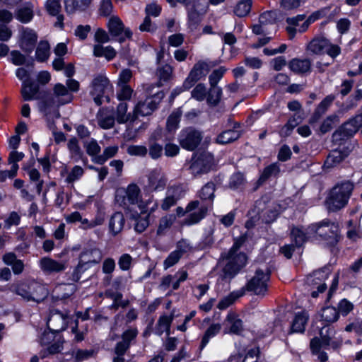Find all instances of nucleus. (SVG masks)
<instances>
[{
    "label": "nucleus",
    "instance_id": "f257e3e1",
    "mask_svg": "<svg viewBox=\"0 0 362 362\" xmlns=\"http://www.w3.org/2000/svg\"><path fill=\"white\" fill-rule=\"evenodd\" d=\"M308 233L314 238L323 241L329 248L335 247L341 239L339 225L329 218L308 226Z\"/></svg>",
    "mask_w": 362,
    "mask_h": 362
},
{
    "label": "nucleus",
    "instance_id": "f03ea898",
    "mask_svg": "<svg viewBox=\"0 0 362 362\" xmlns=\"http://www.w3.org/2000/svg\"><path fill=\"white\" fill-rule=\"evenodd\" d=\"M353 189L354 185L349 181L343 182L334 186L325 200L328 211L337 212L345 207Z\"/></svg>",
    "mask_w": 362,
    "mask_h": 362
},
{
    "label": "nucleus",
    "instance_id": "7ed1b4c3",
    "mask_svg": "<svg viewBox=\"0 0 362 362\" xmlns=\"http://www.w3.org/2000/svg\"><path fill=\"white\" fill-rule=\"evenodd\" d=\"M80 89V83L74 78H68L66 81V86L61 83H56L53 87V93L57 98V109L54 111L56 117H60L58 108L72 103L74 96L71 93H77Z\"/></svg>",
    "mask_w": 362,
    "mask_h": 362
},
{
    "label": "nucleus",
    "instance_id": "20e7f679",
    "mask_svg": "<svg viewBox=\"0 0 362 362\" xmlns=\"http://www.w3.org/2000/svg\"><path fill=\"white\" fill-rule=\"evenodd\" d=\"M16 77L22 81L21 94L24 101H31L37 98L36 94L40 93V88L35 81L30 75V72L23 67L16 70Z\"/></svg>",
    "mask_w": 362,
    "mask_h": 362
},
{
    "label": "nucleus",
    "instance_id": "39448f33",
    "mask_svg": "<svg viewBox=\"0 0 362 362\" xmlns=\"http://www.w3.org/2000/svg\"><path fill=\"white\" fill-rule=\"evenodd\" d=\"M202 139L203 132L192 126L184 127L178 134L180 146L188 151H194Z\"/></svg>",
    "mask_w": 362,
    "mask_h": 362
},
{
    "label": "nucleus",
    "instance_id": "423d86ee",
    "mask_svg": "<svg viewBox=\"0 0 362 362\" xmlns=\"http://www.w3.org/2000/svg\"><path fill=\"white\" fill-rule=\"evenodd\" d=\"M271 276V270L267 269V273L263 269L259 268L255 271V276L247 281L243 287L245 291H252L257 296H264L268 290L267 281H269Z\"/></svg>",
    "mask_w": 362,
    "mask_h": 362
},
{
    "label": "nucleus",
    "instance_id": "0eeeda50",
    "mask_svg": "<svg viewBox=\"0 0 362 362\" xmlns=\"http://www.w3.org/2000/svg\"><path fill=\"white\" fill-rule=\"evenodd\" d=\"M224 258L228 262L223 268V272L225 276L230 279L234 278L247 262V256L243 252H236L230 255V250H228Z\"/></svg>",
    "mask_w": 362,
    "mask_h": 362
},
{
    "label": "nucleus",
    "instance_id": "6e6552de",
    "mask_svg": "<svg viewBox=\"0 0 362 362\" xmlns=\"http://www.w3.org/2000/svg\"><path fill=\"white\" fill-rule=\"evenodd\" d=\"M214 163V158L212 153L206 152L194 153L192 158L189 170L192 174L196 177L210 172Z\"/></svg>",
    "mask_w": 362,
    "mask_h": 362
},
{
    "label": "nucleus",
    "instance_id": "1a4fd4ad",
    "mask_svg": "<svg viewBox=\"0 0 362 362\" xmlns=\"http://www.w3.org/2000/svg\"><path fill=\"white\" fill-rule=\"evenodd\" d=\"M331 265L327 264L317 270H315L310 274V277H313V281L319 280L320 285L317 286V290L311 291L310 296L316 298L319 296L320 293H323L327 289V286L325 281L329 278L331 274Z\"/></svg>",
    "mask_w": 362,
    "mask_h": 362
},
{
    "label": "nucleus",
    "instance_id": "9d476101",
    "mask_svg": "<svg viewBox=\"0 0 362 362\" xmlns=\"http://www.w3.org/2000/svg\"><path fill=\"white\" fill-rule=\"evenodd\" d=\"M37 33L30 28H25L23 30L18 45L21 49L29 56L35 49L37 42Z\"/></svg>",
    "mask_w": 362,
    "mask_h": 362
},
{
    "label": "nucleus",
    "instance_id": "9b49d317",
    "mask_svg": "<svg viewBox=\"0 0 362 362\" xmlns=\"http://www.w3.org/2000/svg\"><path fill=\"white\" fill-rule=\"evenodd\" d=\"M351 151L352 148L348 146H337L329 153L324 165L328 168H334L347 158Z\"/></svg>",
    "mask_w": 362,
    "mask_h": 362
},
{
    "label": "nucleus",
    "instance_id": "f8f14e48",
    "mask_svg": "<svg viewBox=\"0 0 362 362\" xmlns=\"http://www.w3.org/2000/svg\"><path fill=\"white\" fill-rule=\"evenodd\" d=\"M90 95L101 93L110 95L113 93V86L105 75L98 74L95 76L91 82Z\"/></svg>",
    "mask_w": 362,
    "mask_h": 362
},
{
    "label": "nucleus",
    "instance_id": "ddd939ff",
    "mask_svg": "<svg viewBox=\"0 0 362 362\" xmlns=\"http://www.w3.org/2000/svg\"><path fill=\"white\" fill-rule=\"evenodd\" d=\"M280 172V165L277 162L267 165L264 168L259 178L255 182L253 189L257 190L259 189L272 177L277 178L279 176Z\"/></svg>",
    "mask_w": 362,
    "mask_h": 362
},
{
    "label": "nucleus",
    "instance_id": "4468645a",
    "mask_svg": "<svg viewBox=\"0 0 362 362\" xmlns=\"http://www.w3.org/2000/svg\"><path fill=\"white\" fill-rule=\"evenodd\" d=\"M289 237L291 243L294 244L297 248H300L304 247V245L310 238L313 237V235L308 233V228H306V231H305L302 226L293 225L291 228Z\"/></svg>",
    "mask_w": 362,
    "mask_h": 362
},
{
    "label": "nucleus",
    "instance_id": "2eb2a0df",
    "mask_svg": "<svg viewBox=\"0 0 362 362\" xmlns=\"http://www.w3.org/2000/svg\"><path fill=\"white\" fill-rule=\"evenodd\" d=\"M328 303H326V301L325 302V305L320 309L319 314L320 321L322 322V327L330 329L331 325L337 322L339 317L337 308L327 305Z\"/></svg>",
    "mask_w": 362,
    "mask_h": 362
},
{
    "label": "nucleus",
    "instance_id": "dca6fc26",
    "mask_svg": "<svg viewBox=\"0 0 362 362\" xmlns=\"http://www.w3.org/2000/svg\"><path fill=\"white\" fill-rule=\"evenodd\" d=\"M362 127V112L356 115L341 124L338 128L351 139Z\"/></svg>",
    "mask_w": 362,
    "mask_h": 362
},
{
    "label": "nucleus",
    "instance_id": "f3484780",
    "mask_svg": "<svg viewBox=\"0 0 362 362\" xmlns=\"http://www.w3.org/2000/svg\"><path fill=\"white\" fill-rule=\"evenodd\" d=\"M336 96L334 94H329L324 98L322 101L315 107L313 115L309 119V123L313 124L318 122L321 117L327 111L335 100Z\"/></svg>",
    "mask_w": 362,
    "mask_h": 362
},
{
    "label": "nucleus",
    "instance_id": "a211bd4d",
    "mask_svg": "<svg viewBox=\"0 0 362 362\" xmlns=\"http://www.w3.org/2000/svg\"><path fill=\"white\" fill-rule=\"evenodd\" d=\"M289 69L296 74H305L311 71L312 62L308 58H293L289 61Z\"/></svg>",
    "mask_w": 362,
    "mask_h": 362
},
{
    "label": "nucleus",
    "instance_id": "6ab92c4d",
    "mask_svg": "<svg viewBox=\"0 0 362 362\" xmlns=\"http://www.w3.org/2000/svg\"><path fill=\"white\" fill-rule=\"evenodd\" d=\"M52 317H49L47 322V327L40 337V343L42 346L54 342L61 335L60 333L66 329L65 326H62L61 328L57 329H52L49 326Z\"/></svg>",
    "mask_w": 362,
    "mask_h": 362
},
{
    "label": "nucleus",
    "instance_id": "aec40b11",
    "mask_svg": "<svg viewBox=\"0 0 362 362\" xmlns=\"http://www.w3.org/2000/svg\"><path fill=\"white\" fill-rule=\"evenodd\" d=\"M226 320L230 324L228 331H225V333L230 334H235L240 336L244 331L243 322L238 317V315L233 311H229Z\"/></svg>",
    "mask_w": 362,
    "mask_h": 362
},
{
    "label": "nucleus",
    "instance_id": "412c9836",
    "mask_svg": "<svg viewBox=\"0 0 362 362\" xmlns=\"http://www.w3.org/2000/svg\"><path fill=\"white\" fill-rule=\"evenodd\" d=\"M243 134V130L226 129L219 133L216 138V143L218 144L226 145L231 144L238 140Z\"/></svg>",
    "mask_w": 362,
    "mask_h": 362
},
{
    "label": "nucleus",
    "instance_id": "4be33fe9",
    "mask_svg": "<svg viewBox=\"0 0 362 362\" xmlns=\"http://www.w3.org/2000/svg\"><path fill=\"white\" fill-rule=\"evenodd\" d=\"M125 224L124 214L121 211H115L109 220V231L113 235H118L123 229Z\"/></svg>",
    "mask_w": 362,
    "mask_h": 362
},
{
    "label": "nucleus",
    "instance_id": "5701e85b",
    "mask_svg": "<svg viewBox=\"0 0 362 362\" xmlns=\"http://www.w3.org/2000/svg\"><path fill=\"white\" fill-rule=\"evenodd\" d=\"M184 241H179L177 243V249L171 252L165 258L163 262L165 269L172 267L177 264L182 255L187 252V246L183 245Z\"/></svg>",
    "mask_w": 362,
    "mask_h": 362
},
{
    "label": "nucleus",
    "instance_id": "b1692460",
    "mask_svg": "<svg viewBox=\"0 0 362 362\" xmlns=\"http://www.w3.org/2000/svg\"><path fill=\"white\" fill-rule=\"evenodd\" d=\"M182 114V112L180 108H177L173 111V112L168 117L165 130L168 133V134L175 136L176 131L180 127Z\"/></svg>",
    "mask_w": 362,
    "mask_h": 362
},
{
    "label": "nucleus",
    "instance_id": "393cba45",
    "mask_svg": "<svg viewBox=\"0 0 362 362\" xmlns=\"http://www.w3.org/2000/svg\"><path fill=\"white\" fill-rule=\"evenodd\" d=\"M308 315L305 311H300L296 313L291 325V333H303L305 330V325L308 321Z\"/></svg>",
    "mask_w": 362,
    "mask_h": 362
},
{
    "label": "nucleus",
    "instance_id": "a878e982",
    "mask_svg": "<svg viewBox=\"0 0 362 362\" xmlns=\"http://www.w3.org/2000/svg\"><path fill=\"white\" fill-rule=\"evenodd\" d=\"M173 319V313H171L168 315L165 314L161 315L158 320L154 333L158 336H161L163 332H165L166 334L169 335L170 333V327Z\"/></svg>",
    "mask_w": 362,
    "mask_h": 362
},
{
    "label": "nucleus",
    "instance_id": "bb28decb",
    "mask_svg": "<svg viewBox=\"0 0 362 362\" xmlns=\"http://www.w3.org/2000/svg\"><path fill=\"white\" fill-rule=\"evenodd\" d=\"M227 69L225 66H220L214 70L209 76V82L211 86V92H214L216 89L217 96L220 97L222 93V88L218 86L220 80L223 77Z\"/></svg>",
    "mask_w": 362,
    "mask_h": 362
},
{
    "label": "nucleus",
    "instance_id": "cd10ccee",
    "mask_svg": "<svg viewBox=\"0 0 362 362\" xmlns=\"http://www.w3.org/2000/svg\"><path fill=\"white\" fill-rule=\"evenodd\" d=\"M36 94V99H40V110L46 115H49L50 109L55 105L56 100L54 95L47 91H44L41 95Z\"/></svg>",
    "mask_w": 362,
    "mask_h": 362
},
{
    "label": "nucleus",
    "instance_id": "c85d7f7f",
    "mask_svg": "<svg viewBox=\"0 0 362 362\" xmlns=\"http://www.w3.org/2000/svg\"><path fill=\"white\" fill-rule=\"evenodd\" d=\"M197 5L192 4L190 8H187V25L191 31L196 30L201 23V14L197 10Z\"/></svg>",
    "mask_w": 362,
    "mask_h": 362
},
{
    "label": "nucleus",
    "instance_id": "c756f323",
    "mask_svg": "<svg viewBox=\"0 0 362 362\" xmlns=\"http://www.w3.org/2000/svg\"><path fill=\"white\" fill-rule=\"evenodd\" d=\"M9 291L21 296L27 301L35 300L30 291L29 285L23 281L12 284L9 287Z\"/></svg>",
    "mask_w": 362,
    "mask_h": 362
},
{
    "label": "nucleus",
    "instance_id": "7c9ffc66",
    "mask_svg": "<svg viewBox=\"0 0 362 362\" xmlns=\"http://www.w3.org/2000/svg\"><path fill=\"white\" fill-rule=\"evenodd\" d=\"M245 294V288H241L239 290L233 291L230 292L226 296H224L223 298H221L219 300L216 307L220 310H226L228 307H230L231 305H233L236 301V300H238L239 298L243 296Z\"/></svg>",
    "mask_w": 362,
    "mask_h": 362
},
{
    "label": "nucleus",
    "instance_id": "2f4dec72",
    "mask_svg": "<svg viewBox=\"0 0 362 362\" xmlns=\"http://www.w3.org/2000/svg\"><path fill=\"white\" fill-rule=\"evenodd\" d=\"M329 45V40L324 36L314 37L307 45V50L315 54H322Z\"/></svg>",
    "mask_w": 362,
    "mask_h": 362
},
{
    "label": "nucleus",
    "instance_id": "473e14b6",
    "mask_svg": "<svg viewBox=\"0 0 362 362\" xmlns=\"http://www.w3.org/2000/svg\"><path fill=\"white\" fill-rule=\"evenodd\" d=\"M16 18L21 23L26 24L32 21L34 17L33 6L30 2L18 8L16 11Z\"/></svg>",
    "mask_w": 362,
    "mask_h": 362
},
{
    "label": "nucleus",
    "instance_id": "72a5a7b5",
    "mask_svg": "<svg viewBox=\"0 0 362 362\" xmlns=\"http://www.w3.org/2000/svg\"><path fill=\"white\" fill-rule=\"evenodd\" d=\"M174 139V136L168 134L165 129L158 125L149 135L148 142L159 143L161 141L165 143L166 141H173Z\"/></svg>",
    "mask_w": 362,
    "mask_h": 362
},
{
    "label": "nucleus",
    "instance_id": "f704fd0d",
    "mask_svg": "<svg viewBox=\"0 0 362 362\" xmlns=\"http://www.w3.org/2000/svg\"><path fill=\"white\" fill-rule=\"evenodd\" d=\"M41 268L48 273L60 272L66 269L64 263L59 262L49 257H44L41 259Z\"/></svg>",
    "mask_w": 362,
    "mask_h": 362
},
{
    "label": "nucleus",
    "instance_id": "c9c22d12",
    "mask_svg": "<svg viewBox=\"0 0 362 362\" xmlns=\"http://www.w3.org/2000/svg\"><path fill=\"white\" fill-rule=\"evenodd\" d=\"M99 262L97 260H88L83 262L80 259L78 264L75 267L71 274V280L74 282H78L81 278L82 274L93 265L98 264Z\"/></svg>",
    "mask_w": 362,
    "mask_h": 362
},
{
    "label": "nucleus",
    "instance_id": "e433bc0d",
    "mask_svg": "<svg viewBox=\"0 0 362 362\" xmlns=\"http://www.w3.org/2000/svg\"><path fill=\"white\" fill-rule=\"evenodd\" d=\"M91 0H64L65 10L68 14L74 13L77 10L85 11Z\"/></svg>",
    "mask_w": 362,
    "mask_h": 362
},
{
    "label": "nucleus",
    "instance_id": "4c0bfd02",
    "mask_svg": "<svg viewBox=\"0 0 362 362\" xmlns=\"http://www.w3.org/2000/svg\"><path fill=\"white\" fill-rule=\"evenodd\" d=\"M129 218L135 221L134 230L137 233H142L149 226V214L142 217L137 211L131 212Z\"/></svg>",
    "mask_w": 362,
    "mask_h": 362
},
{
    "label": "nucleus",
    "instance_id": "58836bf2",
    "mask_svg": "<svg viewBox=\"0 0 362 362\" xmlns=\"http://www.w3.org/2000/svg\"><path fill=\"white\" fill-rule=\"evenodd\" d=\"M209 71L208 64L204 61H199L194 64L188 75L198 82L206 76Z\"/></svg>",
    "mask_w": 362,
    "mask_h": 362
},
{
    "label": "nucleus",
    "instance_id": "ea45409f",
    "mask_svg": "<svg viewBox=\"0 0 362 362\" xmlns=\"http://www.w3.org/2000/svg\"><path fill=\"white\" fill-rule=\"evenodd\" d=\"M50 55V45L47 40H41L35 49V59L40 63L47 62Z\"/></svg>",
    "mask_w": 362,
    "mask_h": 362
},
{
    "label": "nucleus",
    "instance_id": "a19ab883",
    "mask_svg": "<svg viewBox=\"0 0 362 362\" xmlns=\"http://www.w3.org/2000/svg\"><path fill=\"white\" fill-rule=\"evenodd\" d=\"M124 23L118 16L111 17L107 23V28L112 37L120 36L124 30Z\"/></svg>",
    "mask_w": 362,
    "mask_h": 362
},
{
    "label": "nucleus",
    "instance_id": "79ce46f5",
    "mask_svg": "<svg viewBox=\"0 0 362 362\" xmlns=\"http://www.w3.org/2000/svg\"><path fill=\"white\" fill-rule=\"evenodd\" d=\"M208 213V206L202 205L198 211L190 213L185 219V223L187 226H192L199 223L204 219Z\"/></svg>",
    "mask_w": 362,
    "mask_h": 362
},
{
    "label": "nucleus",
    "instance_id": "37998d69",
    "mask_svg": "<svg viewBox=\"0 0 362 362\" xmlns=\"http://www.w3.org/2000/svg\"><path fill=\"white\" fill-rule=\"evenodd\" d=\"M221 328V325L218 323L212 324L209 326V327L205 330L201 339L199 347L201 351L206 347L210 339L213 338L219 333Z\"/></svg>",
    "mask_w": 362,
    "mask_h": 362
},
{
    "label": "nucleus",
    "instance_id": "c03bdc74",
    "mask_svg": "<svg viewBox=\"0 0 362 362\" xmlns=\"http://www.w3.org/2000/svg\"><path fill=\"white\" fill-rule=\"evenodd\" d=\"M216 191V185L214 182H206L199 191L198 196L202 201L214 202L215 198L214 192Z\"/></svg>",
    "mask_w": 362,
    "mask_h": 362
},
{
    "label": "nucleus",
    "instance_id": "a18cd8bd",
    "mask_svg": "<svg viewBox=\"0 0 362 362\" xmlns=\"http://www.w3.org/2000/svg\"><path fill=\"white\" fill-rule=\"evenodd\" d=\"M339 117L336 114L327 116L320 124L317 134L321 136L329 132L333 129L334 124L339 122Z\"/></svg>",
    "mask_w": 362,
    "mask_h": 362
},
{
    "label": "nucleus",
    "instance_id": "49530a36",
    "mask_svg": "<svg viewBox=\"0 0 362 362\" xmlns=\"http://www.w3.org/2000/svg\"><path fill=\"white\" fill-rule=\"evenodd\" d=\"M117 152V146H107L104 148L103 154L93 159V163L98 165H103L108 159L114 157Z\"/></svg>",
    "mask_w": 362,
    "mask_h": 362
},
{
    "label": "nucleus",
    "instance_id": "de8ad7c7",
    "mask_svg": "<svg viewBox=\"0 0 362 362\" xmlns=\"http://www.w3.org/2000/svg\"><path fill=\"white\" fill-rule=\"evenodd\" d=\"M245 182L246 179L245 175L240 171L235 172L229 178L228 187L233 190H238L243 187Z\"/></svg>",
    "mask_w": 362,
    "mask_h": 362
},
{
    "label": "nucleus",
    "instance_id": "09e8293b",
    "mask_svg": "<svg viewBox=\"0 0 362 362\" xmlns=\"http://www.w3.org/2000/svg\"><path fill=\"white\" fill-rule=\"evenodd\" d=\"M332 141L334 145H337L339 147L341 146H348L349 148H352L350 139L346 136L342 131L337 128L332 135Z\"/></svg>",
    "mask_w": 362,
    "mask_h": 362
},
{
    "label": "nucleus",
    "instance_id": "8fccbe9b",
    "mask_svg": "<svg viewBox=\"0 0 362 362\" xmlns=\"http://www.w3.org/2000/svg\"><path fill=\"white\" fill-rule=\"evenodd\" d=\"M148 187L152 192L163 191L166 186L167 180L162 177L158 178L157 176L151 175L148 179Z\"/></svg>",
    "mask_w": 362,
    "mask_h": 362
},
{
    "label": "nucleus",
    "instance_id": "3c124183",
    "mask_svg": "<svg viewBox=\"0 0 362 362\" xmlns=\"http://www.w3.org/2000/svg\"><path fill=\"white\" fill-rule=\"evenodd\" d=\"M252 5V0H241L235 6L234 13L240 18L245 17L250 12Z\"/></svg>",
    "mask_w": 362,
    "mask_h": 362
},
{
    "label": "nucleus",
    "instance_id": "603ef678",
    "mask_svg": "<svg viewBox=\"0 0 362 362\" xmlns=\"http://www.w3.org/2000/svg\"><path fill=\"white\" fill-rule=\"evenodd\" d=\"M124 192L127 200L130 204H135L138 202V199L140 195L141 190L136 184H129Z\"/></svg>",
    "mask_w": 362,
    "mask_h": 362
},
{
    "label": "nucleus",
    "instance_id": "864d4df0",
    "mask_svg": "<svg viewBox=\"0 0 362 362\" xmlns=\"http://www.w3.org/2000/svg\"><path fill=\"white\" fill-rule=\"evenodd\" d=\"M354 309V305L347 298L341 299L337 303V310L340 315L346 317Z\"/></svg>",
    "mask_w": 362,
    "mask_h": 362
},
{
    "label": "nucleus",
    "instance_id": "5fc2aeb1",
    "mask_svg": "<svg viewBox=\"0 0 362 362\" xmlns=\"http://www.w3.org/2000/svg\"><path fill=\"white\" fill-rule=\"evenodd\" d=\"M207 89L204 83L197 84L191 91L192 98L198 102H202L206 98Z\"/></svg>",
    "mask_w": 362,
    "mask_h": 362
},
{
    "label": "nucleus",
    "instance_id": "6e6d98bb",
    "mask_svg": "<svg viewBox=\"0 0 362 362\" xmlns=\"http://www.w3.org/2000/svg\"><path fill=\"white\" fill-rule=\"evenodd\" d=\"M84 147L86 148V153L91 156L93 162L95 158L100 156L101 147L98 144L96 139L92 138L88 143L84 144Z\"/></svg>",
    "mask_w": 362,
    "mask_h": 362
},
{
    "label": "nucleus",
    "instance_id": "4d7b16f0",
    "mask_svg": "<svg viewBox=\"0 0 362 362\" xmlns=\"http://www.w3.org/2000/svg\"><path fill=\"white\" fill-rule=\"evenodd\" d=\"M67 148L72 158L77 157L81 158L83 156V151L81 150L78 141L76 137L71 138L67 144Z\"/></svg>",
    "mask_w": 362,
    "mask_h": 362
},
{
    "label": "nucleus",
    "instance_id": "13d9d810",
    "mask_svg": "<svg viewBox=\"0 0 362 362\" xmlns=\"http://www.w3.org/2000/svg\"><path fill=\"white\" fill-rule=\"evenodd\" d=\"M305 0H279L280 8L284 11H291L298 9Z\"/></svg>",
    "mask_w": 362,
    "mask_h": 362
},
{
    "label": "nucleus",
    "instance_id": "bf43d9fd",
    "mask_svg": "<svg viewBox=\"0 0 362 362\" xmlns=\"http://www.w3.org/2000/svg\"><path fill=\"white\" fill-rule=\"evenodd\" d=\"M138 329L136 327L134 328H128L124 330L121 334V339L123 342L129 345L131 347L132 342L135 341L137 335H138Z\"/></svg>",
    "mask_w": 362,
    "mask_h": 362
},
{
    "label": "nucleus",
    "instance_id": "052dcab7",
    "mask_svg": "<svg viewBox=\"0 0 362 362\" xmlns=\"http://www.w3.org/2000/svg\"><path fill=\"white\" fill-rule=\"evenodd\" d=\"M64 339L62 335H59V337L51 344L47 345V351L48 354H51V356L60 353L64 346Z\"/></svg>",
    "mask_w": 362,
    "mask_h": 362
},
{
    "label": "nucleus",
    "instance_id": "680f3d73",
    "mask_svg": "<svg viewBox=\"0 0 362 362\" xmlns=\"http://www.w3.org/2000/svg\"><path fill=\"white\" fill-rule=\"evenodd\" d=\"M163 151L162 144L148 142V155L152 159L157 160L160 158L163 155Z\"/></svg>",
    "mask_w": 362,
    "mask_h": 362
},
{
    "label": "nucleus",
    "instance_id": "e2e57ef3",
    "mask_svg": "<svg viewBox=\"0 0 362 362\" xmlns=\"http://www.w3.org/2000/svg\"><path fill=\"white\" fill-rule=\"evenodd\" d=\"M62 0H47L45 3V7L47 13L52 16H57L62 8L61 6Z\"/></svg>",
    "mask_w": 362,
    "mask_h": 362
},
{
    "label": "nucleus",
    "instance_id": "0e129e2a",
    "mask_svg": "<svg viewBox=\"0 0 362 362\" xmlns=\"http://www.w3.org/2000/svg\"><path fill=\"white\" fill-rule=\"evenodd\" d=\"M248 239V235L247 232L243 234H241L238 237L233 238V244L232 247L229 249L230 255L233 253L238 252L241 247L245 243V242Z\"/></svg>",
    "mask_w": 362,
    "mask_h": 362
},
{
    "label": "nucleus",
    "instance_id": "69168bd1",
    "mask_svg": "<svg viewBox=\"0 0 362 362\" xmlns=\"http://www.w3.org/2000/svg\"><path fill=\"white\" fill-rule=\"evenodd\" d=\"M113 4L112 0H101L98 13L100 16L108 17L112 12Z\"/></svg>",
    "mask_w": 362,
    "mask_h": 362
},
{
    "label": "nucleus",
    "instance_id": "338daca9",
    "mask_svg": "<svg viewBox=\"0 0 362 362\" xmlns=\"http://www.w3.org/2000/svg\"><path fill=\"white\" fill-rule=\"evenodd\" d=\"M121 88L117 93V98L119 101L129 100L132 98L133 90L129 85H119Z\"/></svg>",
    "mask_w": 362,
    "mask_h": 362
},
{
    "label": "nucleus",
    "instance_id": "774afa93",
    "mask_svg": "<svg viewBox=\"0 0 362 362\" xmlns=\"http://www.w3.org/2000/svg\"><path fill=\"white\" fill-rule=\"evenodd\" d=\"M362 99V89H356L354 92V94L351 95L346 100V107L347 110L351 109L353 107H356L357 102Z\"/></svg>",
    "mask_w": 362,
    "mask_h": 362
}]
</instances>
